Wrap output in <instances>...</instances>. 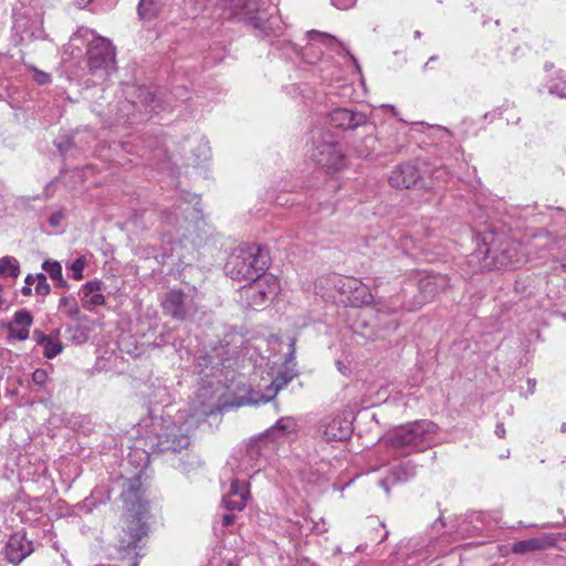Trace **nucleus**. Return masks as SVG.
I'll use <instances>...</instances> for the list:
<instances>
[{"label": "nucleus", "instance_id": "42", "mask_svg": "<svg viewBox=\"0 0 566 566\" xmlns=\"http://www.w3.org/2000/svg\"><path fill=\"white\" fill-rule=\"evenodd\" d=\"M495 434H496L499 438H504V436H505V428H504V424H503V423H497V424H496V428H495Z\"/></svg>", "mask_w": 566, "mask_h": 566}, {"label": "nucleus", "instance_id": "24", "mask_svg": "<svg viewBox=\"0 0 566 566\" xmlns=\"http://www.w3.org/2000/svg\"><path fill=\"white\" fill-rule=\"evenodd\" d=\"M230 8L235 15L252 18L253 13L258 10L256 0H228Z\"/></svg>", "mask_w": 566, "mask_h": 566}, {"label": "nucleus", "instance_id": "33", "mask_svg": "<svg viewBox=\"0 0 566 566\" xmlns=\"http://www.w3.org/2000/svg\"><path fill=\"white\" fill-rule=\"evenodd\" d=\"M86 265V261L83 256L77 258L74 262L70 264V270L73 272L72 276L74 280L78 281L83 279V271Z\"/></svg>", "mask_w": 566, "mask_h": 566}, {"label": "nucleus", "instance_id": "6", "mask_svg": "<svg viewBox=\"0 0 566 566\" xmlns=\"http://www.w3.org/2000/svg\"><path fill=\"white\" fill-rule=\"evenodd\" d=\"M474 256L478 259L482 256L481 269L483 270L514 269L524 261L520 243L510 240L497 243L492 239L491 245L480 247Z\"/></svg>", "mask_w": 566, "mask_h": 566}, {"label": "nucleus", "instance_id": "37", "mask_svg": "<svg viewBox=\"0 0 566 566\" xmlns=\"http://www.w3.org/2000/svg\"><path fill=\"white\" fill-rule=\"evenodd\" d=\"M34 290L38 295L46 296L50 293L51 287L48 282H36Z\"/></svg>", "mask_w": 566, "mask_h": 566}, {"label": "nucleus", "instance_id": "38", "mask_svg": "<svg viewBox=\"0 0 566 566\" xmlns=\"http://www.w3.org/2000/svg\"><path fill=\"white\" fill-rule=\"evenodd\" d=\"M63 218H64L63 212L56 211L51 214V217L49 218V222L52 227H57V226H60Z\"/></svg>", "mask_w": 566, "mask_h": 566}, {"label": "nucleus", "instance_id": "26", "mask_svg": "<svg viewBox=\"0 0 566 566\" xmlns=\"http://www.w3.org/2000/svg\"><path fill=\"white\" fill-rule=\"evenodd\" d=\"M20 274L19 261L13 256L0 258V275L17 277Z\"/></svg>", "mask_w": 566, "mask_h": 566}, {"label": "nucleus", "instance_id": "3", "mask_svg": "<svg viewBox=\"0 0 566 566\" xmlns=\"http://www.w3.org/2000/svg\"><path fill=\"white\" fill-rule=\"evenodd\" d=\"M437 431L438 427L432 421L418 420L397 428L386 441L391 449L403 453L422 451L433 443Z\"/></svg>", "mask_w": 566, "mask_h": 566}, {"label": "nucleus", "instance_id": "43", "mask_svg": "<svg viewBox=\"0 0 566 566\" xmlns=\"http://www.w3.org/2000/svg\"><path fill=\"white\" fill-rule=\"evenodd\" d=\"M75 2L78 8L83 9L87 7L92 2V0H75Z\"/></svg>", "mask_w": 566, "mask_h": 566}, {"label": "nucleus", "instance_id": "16", "mask_svg": "<svg viewBox=\"0 0 566 566\" xmlns=\"http://www.w3.org/2000/svg\"><path fill=\"white\" fill-rule=\"evenodd\" d=\"M81 303L84 310L93 311L97 306H103L106 302L105 295L103 294V283L101 281H87L82 285L81 290Z\"/></svg>", "mask_w": 566, "mask_h": 566}, {"label": "nucleus", "instance_id": "40", "mask_svg": "<svg viewBox=\"0 0 566 566\" xmlns=\"http://www.w3.org/2000/svg\"><path fill=\"white\" fill-rule=\"evenodd\" d=\"M235 520V515L234 514H226L222 518V524L224 526H230Z\"/></svg>", "mask_w": 566, "mask_h": 566}, {"label": "nucleus", "instance_id": "7", "mask_svg": "<svg viewBox=\"0 0 566 566\" xmlns=\"http://www.w3.org/2000/svg\"><path fill=\"white\" fill-rule=\"evenodd\" d=\"M251 281L252 283L240 291L241 297L247 300V304L251 307L263 305L266 301L274 298L280 291V282L272 274L262 272Z\"/></svg>", "mask_w": 566, "mask_h": 566}, {"label": "nucleus", "instance_id": "8", "mask_svg": "<svg viewBox=\"0 0 566 566\" xmlns=\"http://www.w3.org/2000/svg\"><path fill=\"white\" fill-rule=\"evenodd\" d=\"M189 429L190 426L187 422L177 424L176 422L163 421L160 424L161 431L156 433L157 441L154 444L160 452H179L190 443Z\"/></svg>", "mask_w": 566, "mask_h": 566}, {"label": "nucleus", "instance_id": "52", "mask_svg": "<svg viewBox=\"0 0 566 566\" xmlns=\"http://www.w3.org/2000/svg\"><path fill=\"white\" fill-rule=\"evenodd\" d=\"M420 36H421V32H420V31H416V32H415V38H416V39H419Z\"/></svg>", "mask_w": 566, "mask_h": 566}, {"label": "nucleus", "instance_id": "45", "mask_svg": "<svg viewBox=\"0 0 566 566\" xmlns=\"http://www.w3.org/2000/svg\"><path fill=\"white\" fill-rule=\"evenodd\" d=\"M21 292H22V294H23L24 296H30V295H31V293H32V289H31V286H30V285H24V286L22 287Z\"/></svg>", "mask_w": 566, "mask_h": 566}, {"label": "nucleus", "instance_id": "54", "mask_svg": "<svg viewBox=\"0 0 566 566\" xmlns=\"http://www.w3.org/2000/svg\"><path fill=\"white\" fill-rule=\"evenodd\" d=\"M132 566H137V562H134V563L132 564Z\"/></svg>", "mask_w": 566, "mask_h": 566}, {"label": "nucleus", "instance_id": "18", "mask_svg": "<svg viewBox=\"0 0 566 566\" xmlns=\"http://www.w3.org/2000/svg\"><path fill=\"white\" fill-rule=\"evenodd\" d=\"M448 284L449 280L446 275L430 274L424 276L419 282L420 300L416 302L420 303L421 307L424 302L433 298L437 294L443 291Z\"/></svg>", "mask_w": 566, "mask_h": 566}, {"label": "nucleus", "instance_id": "39", "mask_svg": "<svg viewBox=\"0 0 566 566\" xmlns=\"http://www.w3.org/2000/svg\"><path fill=\"white\" fill-rule=\"evenodd\" d=\"M289 378L286 377H276L272 384H275V386L277 387V390L280 391L282 388H284L287 382H289Z\"/></svg>", "mask_w": 566, "mask_h": 566}, {"label": "nucleus", "instance_id": "10", "mask_svg": "<svg viewBox=\"0 0 566 566\" xmlns=\"http://www.w3.org/2000/svg\"><path fill=\"white\" fill-rule=\"evenodd\" d=\"M32 552L33 544L25 537V534L22 532L12 534L3 547L6 559L13 565L20 564L23 559L31 555Z\"/></svg>", "mask_w": 566, "mask_h": 566}, {"label": "nucleus", "instance_id": "15", "mask_svg": "<svg viewBox=\"0 0 566 566\" xmlns=\"http://www.w3.org/2000/svg\"><path fill=\"white\" fill-rule=\"evenodd\" d=\"M322 432L328 441H342L352 433V423L344 417H329L322 421Z\"/></svg>", "mask_w": 566, "mask_h": 566}, {"label": "nucleus", "instance_id": "11", "mask_svg": "<svg viewBox=\"0 0 566 566\" xmlns=\"http://www.w3.org/2000/svg\"><path fill=\"white\" fill-rule=\"evenodd\" d=\"M339 293L346 295L354 305H363L371 302L373 296L366 286L355 277H339L335 283Z\"/></svg>", "mask_w": 566, "mask_h": 566}, {"label": "nucleus", "instance_id": "35", "mask_svg": "<svg viewBox=\"0 0 566 566\" xmlns=\"http://www.w3.org/2000/svg\"><path fill=\"white\" fill-rule=\"evenodd\" d=\"M32 70L34 72L33 78L38 84L44 85L51 82V75L49 73L38 70L35 67H33Z\"/></svg>", "mask_w": 566, "mask_h": 566}, {"label": "nucleus", "instance_id": "53", "mask_svg": "<svg viewBox=\"0 0 566 566\" xmlns=\"http://www.w3.org/2000/svg\"><path fill=\"white\" fill-rule=\"evenodd\" d=\"M560 430H562L563 432H566V423H563V424H562Z\"/></svg>", "mask_w": 566, "mask_h": 566}, {"label": "nucleus", "instance_id": "23", "mask_svg": "<svg viewBox=\"0 0 566 566\" xmlns=\"http://www.w3.org/2000/svg\"><path fill=\"white\" fill-rule=\"evenodd\" d=\"M33 339L43 348V355L49 359L56 357L63 349L59 338L46 335L39 329L33 332Z\"/></svg>", "mask_w": 566, "mask_h": 566}, {"label": "nucleus", "instance_id": "48", "mask_svg": "<svg viewBox=\"0 0 566 566\" xmlns=\"http://www.w3.org/2000/svg\"><path fill=\"white\" fill-rule=\"evenodd\" d=\"M535 384H536V382H535V380H534V379H528V380H527V385H528V388H530L531 392H533V391H534Z\"/></svg>", "mask_w": 566, "mask_h": 566}, {"label": "nucleus", "instance_id": "44", "mask_svg": "<svg viewBox=\"0 0 566 566\" xmlns=\"http://www.w3.org/2000/svg\"><path fill=\"white\" fill-rule=\"evenodd\" d=\"M25 285L32 286V284L35 282L34 275L28 274L24 279Z\"/></svg>", "mask_w": 566, "mask_h": 566}, {"label": "nucleus", "instance_id": "51", "mask_svg": "<svg viewBox=\"0 0 566 566\" xmlns=\"http://www.w3.org/2000/svg\"><path fill=\"white\" fill-rule=\"evenodd\" d=\"M437 60V56H431L429 59V61L426 63V67L428 66V64L431 62V61H436Z\"/></svg>", "mask_w": 566, "mask_h": 566}, {"label": "nucleus", "instance_id": "2", "mask_svg": "<svg viewBox=\"0 0 566 566\" xmlns=\"http://www.w3.org/2000/svg\"><path fill=\"white\" fill-rule=\"evenodd\" d=\"M269 262V252L261 245H240L229 255L224 271L232 280H251L265 272Z\"/></svg>", "mask_w": 566, "mask_h": 566}, {"label": "nucleus", "instance_id": "49", "mask_svg": "<svg viewBox=\"0 0 566 566\" xmlns=\"http://www.w3.org/2000/svg\"><path fill=\"white\" fill-rule=\"evenodd\" d=\"M202 360H203V363H200V365H202V366H208L209 364H211V358L208 356L202 357Z\"/></svg>", "mask_w": 566, "mask_h": 566}, {"label": "nucleus", "instance_id": "41", "mask_svg": "<svg viewBox=\"0 0 566 566\" xmlns=\"http://www.w3.org/2000/svg\"><path fill=\"white\" fill-rule=\"evenodd\" d=\"M294 353H295V339L292 338L290 342V353H289V357H287L286 361H291L293 359Z\"/></svg>", "mask_w": 566, "mask_h": 566}, {"label": "nucleus", "instance_id": "4", "mask_svg": "<svg viewBox=\"0 0 566 566\" xmlns=\"http://www.w3.org/2000/svg\"><path fill=\"white\" fill-rule=\"evenodd\" d=\"M312 159L326 171H339L346 166V159L335 135L325 127L312 129Z\"/></svg>", "mask_w": 566, "mask_h": 566}, {"label": "nucleus", "instance_id": "27", "mask_svg": "<svg viewBox=\"0 0 566 566\" xmlns=\"http://www.w3.org/2000/svg\"><path fill=\"white\" fill-rule=\"evenodd\" d=\"M160 8V0H140L138 4V14L142 19L154 18Z\"/></svg>", "mask_w": 566, "mask_h": 566}, {"label": "nucleus", "instance_id": "25", "mask_svg": "<svg viewBox=\"0 0 566 566\" xmlns=\"http://www.w3.org/2000/svg\"><path fill=\"white\" fill-rule=\"evenodd\" d=\"M307 38L311 41H317L337 52L345 50L344 45L335 36L327 33H321L316 30H311L307 32Z\"/></svg>", "mask_w": 566, "mask_h": 566}, {"label": "nucleus", "instance_id": "13", "mask_svg": "<svg viewBox=\"0 0 566 566\" xmlns=\"http://www.w3.org/2000/svg\"><path fill=\"white\" fill-rule=\"evenodd\" d=\"M32 324L33 317L28 311H17L11 322L2 323V326L6 327L9 332L8 342L11 343L13 340L28 339Z\"/></svg>", "mask_w": 566, "mask_h": 566}, {"label": "nucleus", "instance_id": "5", "mask_svg": "<svg viewBox=\"0 0 566 566\" xmlns=\"http://www.w3.org/2000/svg\"><path fill=\"white\" fill-rule=\"evenodd\" d=\"M88 34L93 36L87 48V63L90 72L93 75L105 80L111 72L115 70V48L108 39L97 36L93 31L87 29L78 30V32L72 38V41L76 42L81 36L85 38Z\"/></svg>", "mask_w": 566, "mask_h": 566}, {"label": "nucleus", "instance_id": "14", "mask_svg": "<svg viewBox=\"0 0 566 566\" xmlns=\"http://www.w3.org/2000/svg\"><path fill=\"white\" fill-rule=\"evenodd\" d=\"M419 180V169L410 163L398 166L389 176V184L397 189L416 187Z\"/></svg>", "mask_w": 566, "mask_h": 566}, {"label": "nucleus", "instance_id": "1", "mask_svg": "<svg viewBox=\"0 0 566 566\" xmlns=\"http://www.w3.org/2000/svg\"><path fill=\"white\" fill-rule=\"evenodd\" d=\"M120 497L124 502L125 510L134 517V520L129 523L127 528H123L118 549L127 552L130 549L135 551L138 542L147 534V526L142 521L147 513V502L143 496L139 475L125 481Z\"/></svg>", "mask_w": 566, "mask_h": 566}, {"label": "nucleus", "instance_id": "21", "mask_svg": "<svg viewBox=\"0 0 566 566\" xmlns=\"http://www.w3.org/2000/svg\"><path fill=\"white\" fill-rule=\"evenodd\" d=\"M420 307V303L405 302L400 294L390 296L388 300L378 301L376 310L382 314H399L402 312L416 311Z\"/></svg>", "mask_w": 566, "mask_h": 566}, {"label": "nucleus", "instance_id": "9", "mask_svg": "<svg viewBox=\"0 0 566 566\" xmlns=\"http://www.w3.org/2000/svg\"><path fill=\"white\" fill-rule=\"evenodd\" d=\"M166 314L178 321L191 319L198 311L192 296L181 290H170L161 301Z\"/></svg>", "mask_w": 566, "mask_h": 566}, {"label": "nucleus", "instance_id": "20", "mask_svg": "<svg viewBox=\"0 0 566 566\" xmlns=\"http://www.w3.org/2000/svg\"><path fill=\"white\" fill-rule=\"evenodd\" d=\"M417 474V465L411 461H406L395 467L390 475L379 480V485L389 494L390 485L399 482H406Z\"/></svg>", "mask_w": 566, "mask_h": 566}, {"label": "nucleus", "instance_id": "22", "mask_svg": "<svg viewBox=\"0 0 566 566\" xmlns=\"http://www.w3.org/2000/svg\"><path fill=\"white\" fill-rule=\"evenodd\" d=\"M555 545L556 538L554 536L543 535L514 543L512 546V552L515 554H525L528 552L544 551Z\"/></svg>", "mask_w": 566, "mask_h": 566}, {"label": "nucleus", "instance_id": "34", "mask_svg": "<svg viewBox=\"0 0 566 566\" xmlns=\"http://www.w3.org/2000/svg\"><path fill=\"white\" fill-rule=\"evenodd\" d=\"M48 380H49V375L45 369L38 368L32 373V381L35 385H38L40 387H44L45 384L48 382Z\"/></svg>", "mask_w": 566, "mask_h": 566}, {"label": "nucleus", "instance_id": "29", "mask_svg": "<svg viewBox=\"0 0 566 566\" xmlns=\"http://www.w3.org/2000/svg\"><path fill=\"white\" fill-rule=\"evenodd\" d=\"M546 88L549 94L566 97V73L556 80H551L546 84Z\"/></svg>", "mask_w": 566, "mask_h": 566}, {"label": "nucleus", "instance_id": "36", "mask_svg": "<svg viewBox=\"0 0 566 566\" xmlns=\"http://www.w3.org/2000/svg\"><path fill=\"white\" fill-rule=\"evenodd\" d=\"M332 4L339 10H347L356 3V0H331Z\"/></svg>", "mask_w": 566, "mask_h": 566}, {"label": "nucleus", "instance_id": "32", "mask_svg": "<svg viewBox=\"0 0 566 566\" xmlns=\"http://www.w3.org/2000/svg\"><path fill=\"white\" fill-rule=\"evenodd\" d=\"M42 269L50 275L52 280L61 279L62 274V266L60 262L52 261V260H45L42 263Z\"/></svg>", "mask_w": 566, "mask_h": 566}, {"label": "nucleus", "instance_id": "17", "mask_svg": "<svg viewBox=\"0 0 566 566\" xmlns=\"http://www.w3.org/2000/svg\"><path fill=\"white\" fill-rule=\"evenodd\" d=\"M250 490L247 483L234 479L230 491L223 496V504L228 511H242L247 506Z\"/></svg>", "mask_w": 566, "mask_h": 566}, {"label": "nucleus", "instance_id": "28", "mask_svg": "<svg viewBox=\"0 0 566 566\" xmlns=\"http://www.w3.org/2000/svg\"><path fill=\"white\" fill-rule=\"evenodd\" d=\"M279 394L277 387L275 384H270L266 389L265 394L258 395V398L254 397L253 394H250L248 397L243 398L245 403L249 405H258L260 402H268L272 400L276 395Z\"/></svg>", "mask_w": 566, "mask_h": 566}, {"label": "nucleus", "instance_id": "30", "mask_svg": "<svg viewBox=\"0 0 566 566\" xmlns=\"http://www.w3.org/2000/svg\"><path fill=\"white\" fill-rule=\"evenodd\" d=\"M138 98L140 103L150 107L149 112H155L158 104V99L153 92H150L146 87H140L138 88Z\"/></svg>", "mask_w": 566, "mask_h": 566}, {"label": "nucleus", "instance_id": "19", "mask_svg": "<svg viewBox=\"0 0 566 566\" xmlns=\"http://www.w3.org/2000/svg\"><path fill=\"white\" fill-rule=\"evenodd\" d=\"M296 429V422L291 417L281 418L275 426H273L270 430L263 434L256 444L250 446L248 449V453L250 457L259 453V450L262 444H265L270 439L275 438L277 434L284 436L291 432H294Z\"/></svg>", "mask_w": 566, "mask_h": 566}, {"label": "nucleus", "instance_id": "12", "mask_svg": "<svg viewBox=\"0 0 566 566\" xmlns=\"http://www.w3.org/2000/svg\"><path fill=\"white\" fill-rule=\"evenodd\" d=\"M329 124L342 129H356L368 123V117L361 112L348 108H335L328 114Z\"/></svg>", "mask_w": 566, "mask_h": 566}, {"label": "nucleus", "instance_id": "31", "mask_svg": "<svg viewBox=\"0 0 566 566\" xmlns=\"http://www.w3.org/2000/svg\"><path fill=\"white\" fill-rule=\"evenodd\" d=\"M59 308H65L66 314L72 318H77L80 315V308L76 302L69 296H63L60 298Z\"/></svg>", "mask_w": 566, "mask_h": 566}, {"label": "nucleus", "instance_id": "47", "mask_svg": "<svg viewBox=\"0 0 566 566\" xmlns=\"http://www.w3.org/2000/svg\"><path fill=\"white\" fill-rule=\"evenodd\" d=\"M35 281L36 282H46V276L45 274L43 273H38L35 276H34Z\"/></svg>", "mask_w": 566, "mask_h": 566}, {"label": "nucleus", "instance_id": "46", "mask_svg": "<svg viewBox=\"0 0 566 566\" xmlns=\"http://www.w3.org/2000/svg\"><path fill=\"white\" fill-rule=\"evenodd\" d=\"M55 281H56V283H57V285L60 287H66L67 286V282L64 280L63 274H61V279H56Z\"/></svg>", "mask_w": 566, "mask_h": 566}, {"label": "nucleus", "instance_id": "50", "mask_svg": "<svg viewBox=\"0 0 566 566\" xmlns=\"http://www.w3.org/2000/svg\"><path fill=\"white\" fill-rule=\"evenodd\" d=\"M438 523L441 525V527H443V526L446 525V523H444V521H443V518H442L441 516H440V517L438 518V521L434 523V526H436Z\"/></svg>", "mask_w": 566, "mask_h": 566}]
</instances>
